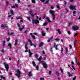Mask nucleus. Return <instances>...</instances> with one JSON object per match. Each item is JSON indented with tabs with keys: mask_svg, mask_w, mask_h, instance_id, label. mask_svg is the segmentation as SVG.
<instances>
[{
	"mask_svg": "<svg viewBox=\"0 0 80 80\" xmlns=\"http://www.w3.org/2000/svg\"><path fill=\"white\" fill-rule=\"evenodd\" d=\"M76 76H75L74 78L72 79L73 80H75V79H76Z\"/></svg>",
	"mask_w": 80,
	"mask_h": 80,
	"instance_id": "37",
	"label": "nucleus"
},
{
	"mask_svg": "<svg viewBox=\"0 0 80 80\" xmlns=\"http://www.w3.org/2000/svg\"><path fill=\"white\" fill-rule=\"evenodd\" d=\"M60 69L61 71V73H63V69H62V68H60Z\"/></svg>",
	"mask_w": 80,
	"mask_h": 80,
	"instance_id": "40",
	"label": "nucleus"
},
{
	"mask_svg": "<svg viewBox=\"0 0 80 80\" xmlns=\"http://www.w3.org/2000/svg\"><path fill=\"white\" fill-rule=\"evenodd\" d=\"M42 57L41 56H40V57L38 59V60H39V62L41 61V59H42Z\"/></svg>",
	"mask_w": 80,
	"mask_h": 80,
	"instance_id": "20",
	"label": "nucleus"
},
{
	"mask_svg": "<svg viewBox=\"0 0 80 80\" xmlns=\"http://www.w3.org/2000/svg\"><path fill=\"white\" fill-rule=\"evenodd\" d=\"M72 68L73 69H74V70H75V68H74V66H72Z\"/></svg>",
	"mask_w": 80,
	"mask_h": 80,
	"instance_id": "56",
	"label": "nucleus"
},
{
	"mask_svg": "<svg viewBox=\"0 0 80 80\" xmlns=\"http://www.w3.org/2000/svg\"><path fill=\"white\" fill-rule=\"evenodd\" d=\"M14 33L13 32H8V35H13Z\"/></svg>",
	"mask_w": 80,
	"mask_h": 80,
	"instance_id": "22",
	"label": "nucleus"
},
{
	"mask_svg": "<svg viewBox=\"0 0 80 80\" xmlns=\"http://www.w3.org/2000/svg\"><path fill=\"white\" fill-rule=\"evenodd\" d=\"M32 3H35V0H32Z\"/></svg>",
	"mask_w": 80,
	"mask_h": 80,
	"instance_id": "31",
	"label": "nucleus"
},
{
	"mask_svg": "<svg viewBox=\"0 0 80 80\" xmlns=\"http://www.w3.org/2000/svg\"><path fill=\"white\" fill-rule=\"evenodd\" d=\"M7 41H9V40H10V39L8 38L7 39Z\"/></svg>",
	"mask_w": 80,
	"mask_h": 80,
	"instance_id": "64",
	"label": "nucleus"
},
{
	"mask_svg": "<svg viewBox=\"0 0 80 80\" xmlns=\"http://www.w3.org/2000/svg\"><path fill=\"white\" fill-rule=\"evenodd\" d=\"M58 45H57L55 46V47H54V46H53V47H54V48H55L56 50H57L58 49L57 47H58Z\"/></svg>",
	"mask_w": 80,
	"mask_h": 80,
	"instance_id": "23",
	"label": "nucleus"
},
{
	"mask_svg": "<svg viewBox=\"0 0 80 80\" xmlns=\"http://www.w3.org/2000/svg\"><path fill=\"white\" fill-rule=\"evenodd\" d=\"M50 41H51V40L50 39H49L48 40V42H50Z\"/></svg>",
	"mask_w": 80,
	"mask_h": 80,
	"instance_id": "62",
	"label": "nucleus"
},
{
	"mask_svg": "<svg viewBox=\"0 0 80 80\" xmlns=\"http://www.w3.org/2000/svg\"><path fill=\"white\" fill-rule=\"evenodd\" d=\"M43 43L41 42L39 44V47H42V46H43Z\"/></svg>",
	"mask_w": 80,
	"mask_h": 80,
	"instance_id": "13",
	"label": "nucleus"
},
{
	"mask_svg": "<svg viewBox=\"0 0 80 80\" xmlns=\"http://www.w3.org/2000/svg\"><path fill=\"white\" fill-rule=\"evenodd\" d=\"M47 23L46 22H45L44 23H43V26H45L46 25H47Z\"/></svg>",
	"mask_w": 80,
	"mask_h": 80,
	"instance_id": "32",
	"label": "nucleus"
},
{
	"mask_svg": "<svg viewBox=\"0 0 80 80\" xmlns=\"http://www.w3.org/2000/svg\"><path fill=\"white\" fill-rule=\"evenodd\" d=\"M50 13L52 14V19L53 20H54L55 19V16L54 15V11H50Z\"/></svg>",
	"mask_w": 80,
	"mask_h": 80,
	"instance_id": "1",
	"label": "nucleus"
},
{
	"mask_svg": "<svg viewBox=\"0 0 80 80\" xmlns=\"http://www.w3.org/2000/svg\"><path fill=\"white\" fill-rule=\"evenodd\" d=\"M17 43H18V40H15V43H14L15 46H16L17 45Z\"/></svg>",
	"mask_w": 80,
	"mask_h": 80,
	"instance_id": "15",
	"label": "nucleus"
},
{
	"mask_svg": "<svg viewBox=\"0 0 80 80\" xmlns=\"http://www.w3.org/2000/svg\"><path fill=\"white\" fill-rule=\"evenodd\" d=\"M68 33L69 35H70V31H68Z\"/></svg>",
	"mask_w": 80,
	"mask_h": 80,
	"instance_id": "47",
	"label": "nucleus"
},
{
	"mask_svg": "<svg viewBox=\"0 0 80 80\" xmlns=\"http://www.w3.org/2000/svg\"><path fill=\"white\" fill-rule=\"evenodd\" d=\"M72 28L74 30H78V27L77 26L75 25L72 27Z\"/></svg>",
	"mask_w": 80,
	"mask_h": 80,
	"instance_id": "7",
	"label": "nucleus"
},
{
	"mask_svg": "<svg viewBox=\"0 0 80 80\" xmlns=\"http://www.w3.org/2000/svg\"><path fill=\"white\" fill-rule=\"evenodd\" d=\"M28 42H30L31 46H33L34 45V44L32 43V41H31V40H30L28 39Z\"/></svg>",
	"mask_w": 80,
	"mask_h": 80,
	"instance_id": "8",
	"label": "nucleus"
},
{
	"mask_svg": "<svg viewBox=\"0 0 80 80\" xmlns=\"http://www.w3.org/2000/svg\"><path fill=\"white\" fill-rule=\"evenodd\" d=\"M57 31L58 32L59 34H61V32H60V29H58L57 30Z\"/></svg>",
	"mask_w": 80,
	"mask_h": 80,
	"instance_id": "25",
	"label": "nucleus"
},
{
	"mask_svg": "<svg viewBox=\"0 0 80 80\" xmlns=\"http://www.w3.org/2000/svg\"><path fill=\"white\" fill-rule=\"evenodd\" d=\"M67 73L69 75V77H72L73 76V75L70 74V72H68Z\"/></svg>",
	"mask_w": 80,
	"mask_h": 80,
	"instance_id": "10",
	"label": "nucleus"
},
{
	"mask_svg": "<svg viewBox=\"0 0 80 80\" xmlns=\"http://www.w3.org/2000/svg\"><path fill=\"white\" fill-rule=\"evenodd\" d=\"M31 73H32V72L30 71L29 72L28 75L29 77H31V76H32V74H31Z\"/></svg>",
	"mask_w": 80,
	"mask_h": 80,
	"instance_id": "18",
	"label": "nucleus"
},
{
	"mask_svg": "<svg viewBox=\"0 0 80 80\" xmlns=\"http://www.w3.org/2000/svg\"><path fill=\"white\" fill-rule=\"evenodd\" d=\"M72 22H68V26L69 27L70 26V25H72Z\"/></svg>",
	"mask_w": 80,
	"mask_h": 80,
	"instance_id": "36",
	"label": "nucleus"
},
{
	"mask_svg": "<svg viewBox=\"0 0 80 80\" xmlns=\"http://www.w3.org/2000/svg\"><path fill=\"white\" fill-rule=\"evenodd\" d=\"M64 4L65 5H67V2H66V1H64Z\"/></svg>",
	"mask_w": 80,
	"mask_h": 80,
	"instance_id": "44",
	"label": "nucleus"
},
{
	"mask_svg": "<svg viewBox=\"0 0 80 80\" xmlns=\"http://www.w3.org/2000/svg\"><path fill=\"white\" fill-rule=\"evenodd\" d=\"M32 37L33 38L34 40L35 39V36L33 35V36H32Z\"/></svg>",
	"mask_w": 80,
	"mask_h": 80,
	"instance_id": "35",
	"label": "nucleus"
},
{
	"mask_svg": "<svg viewBox=\"0 0 80 80\" xmlns=\"http://www.w3.org/2000/svg\"><path fill=\"white\" fill-rule=\"evenodd\" d=\"M25 49H28V47H27V46L26 45V46H25Z\"/></svg>",
	"mask_w": 80,
	"mask_h": 80,
	"instance_id": "42",
	"label": "nucleus"
},
{
	"mask_svg": "<svg viewBox=\"0 0 80 80\" xmlns=\"http://www.w3.org/2000/svg\"><path fill=\"white\" fill-rule=\"evenodd\" d=\"M78 35V33H75L74 35H75V36L76 37V36H77Z\"/></svg>",
	"mask_w": 80,
	"mask_h": 80,
	"instance_id": "59",
	"label": "nucleus"
},
{
	"mask_svg": "<svg viewBox=\"0 0 80 80\" xmlns=\"http://www.w3.org/2000/svg\"><path fill=\"white\" fill-rule=\"evenodd\" d=\"M17 25L18 27H20V25L19 23H17Z\"/></svg>",
	"mask_w": 80,
	"mask_h": 80,
	"instance_id": "43",
	"label": "nucleus"
},
{
	"mask_svg": "<svg viewBox=\"0 0 80 80\" xmlns=\"http://www.w3.org/2000/svg\"><path fill=\"white\" fill-rule=\"evenodd\" d=\"M3 64L5 67L6 69V71L7 72L8 71V69H9V65L8 64H6V63L5 62L3 63Z\"/></svg>",
	"mask_w": 80,
	"mask_h": 80,
	"instance_id": "3",
	"label": "nucleus"
},
{
	"mask_svg": "<svg viewBox=\"0 0 80 80\" xmlns=\"http://www.w3.org/2000/svg\"><path fill=\"white\" fill-rule=\"evenodd\" d=\"M41 2H44L45 1V0H40Z\"/></svg>",
	"mask_w": 80,
	"mask_h": 80,
	"instance_id": "46",
	"label": "nucleus"
},
{
	"mask_svg": "<svg viewBox=\"0 0 80 80\" xmlns=\"http://www.w3.org/2000/svg\"><path fill=\"white\" fill-rule=\"evenodd\" d=\"M39 63H42L43 67L45 68H47V63H46V62H43V61H41Z\"/></svg>",
	"mask_w": 80,
	"mask_h": 80,
	"instance_id": "4",
	"label": "nucleus"
},
{
	"mask_svg": "<svg viewBox=\"0 0 80 80\" xmlns=\"http://www.w3.org/2000/svg\"><path fill=\"white\" fill-rule=\"evenodd\" d=\"M32 64L33 65V66H34V67H35L36 66V64H35V62H34V61L32 62Z\"/></svg>",
	"mask_w": 80,
	"mask_h": 80,
	"instance_id": "26",
	"label": "nucleus"
},
{
	"mask_svg": "<svg viewBox=\"0 0 80 80\" xmlns=\"http://www.w3.org/2000/svg\"><path fill=\"white\" fill-rule=\"evenodd\" d=\"M32 23L33 24L35 23V24H37L39 23V21L37 20H32Z\"/></svg>",
	"mask_w": 80,
	"mask_h": 80,
	"instance_id": "6",
	"label": "nucleus"
},
{
	"mask_svg": "<svg viewBox=\"0 0 80 80\" xmlns=\"http://www.w3.org/2000/svg\"><path fill=\"white\" fill-rule=\"evenodd\" d=\"M10 12L11 13L12 15H14V13H13V10L11 9L10 11Z\"/></svg>",
	"mask_w": 80,
	"mask_h": 80,
	"instance_id": "14",
	"label": "nucleus"
},
{
	"mask_svg": "<svg viewBox=\"0 0 80 80\" xmlns=\"http://www.w3.org/2000/svg\"><path fill=\"white\" fill-rule=\"evenodd\" d=\"M25 52H28V50L27 49H26V50L25 51Z\"/></svg>",
	"mask_w": 80,
	"mask_h": 80,
	"instance_id": "63",
	"label": "nucleus"
},
{
	"mask_svg": "<svg viewBox=\"0 0 80 80\" xmlns=\"http://www.w3.org/2000/svg\"><path fill=\"white\" fill-rule=\"evenodd\" d=\"M45 80V78H41L40 80Z\"/></svg>",
	"mask_w": 80,
	"mask_h": 80,
	"instance_id": "55",
	"label": "nucleus"
},
{
	"mask_svg": "<svg viewBox=\"0 0 80 80\" xmlns=\"http://www.w3.org/2000/svg\"><path fill=\"white\" fill-rule=\"evenodd\" d=\"M1 27H6L7 28H8V27L7 26V25L6 24H5L4 25L2 24Z\"/></svg>",
	"mask_w": 80,
	"mask_h": 80,
	"instance_id": "9",
	"label": "nucleus"
},
{
	"mask_svg": "<svg viewBox=\"0 0 80 80\" xmlns=\"http://www.w3.org/2000/svg\"><path fill=\"white\" fill-rule=\"evenodd\" d=\"M25 25H23L22 27V28L23 29V28H25Z\"/></svg>",
	"mask_w": 80,
	"mask_h": 80,
	"instance_id": "54",
	"label": "nucleus"
},
{
	"mask_svg": "<svg viewBox=\"0 0 80 80\" xmlns=\"http://www.w3.org/2000/svg\"><path fill=\"white\" fill-rule=\"evenodd\" d=\"M36 68L37 69V70H38V65L36 67Z\"/></svg>",
	"mask_w": 80,
	"mask_h": 80,
	"instance_id": "58",
	"label": "nucleus"
},
{
	"mask_svg": "<svg viewBox=\"0 0 80 80\" xmlns=\"http://www.w3.org/2000/svg\"><path fill=\"white\" fill-rule=\"evenodd\" d=\"M33 10H31L29 12V14H32V13H33Z\"/></svg>",
	"mask_w": 80,
	"mask_h": 80,
	"instance_id": "29",
	"label": "nucleus"
},
{
	"mask_svg": "<svg viewBox=\"0 0 80 80\" xmlns=\"http://www.w3.org/2000/svg\"><path fill=\"white\" fill-rule=\"evenodd\" d=\"M46 19H47L48 22L49 23H50V22H51V21L50 20V19L49 18H46Z\"/></svg>",
	"mask_w": 80,
	"mask_h": 80,
	"instance_id": "12",
	"label": "nucleus"
},
{
	"mask_svg": "<svg viewBox=\"0 0 80 80\" xmlns=\"http://www.w3.org/2000/svg\"><path fill=\"white\" fill-rule=\"evenodd\" d=\"M56 7L58 9H60V6L59 5V4H57L56 5Z\"/></svg>",
	"mask_w": 80,
	"mask_h": 80,
	"instance_id": "19",
	"label": "nucleus"
},
{
	"mask_svg": "<svg viewBox=\"0 0 80 80\" xmlns=\"http://www.w3.org/2000/svg\"><path fill=\"white\" fill-rule=\"evenodd\" d=\"M30 15L31 16H32V17H34V15H35L34 14H30Z\"/></svg>",
	"mask_w": 80,
	"mask_h": 80,
	"instance_id": "41",
	"label": "nucleus"
},
{
	"mask_svg": "<svg viewBox=\"0 0 80 80\" xmlns=\"http://www.w3.org/2000/svg\"><path fill=\"white\" fill-rule=\"evenodd\" d=\"M69 47L70 48V49H72V45H70Z\"/></svg>",
	"mask_w": 80,
	"mask_h": 80,
	"instance_id": "61",
	"label": "nucleus"
},
{
	"mask_svg": "<svg viewBox=\"0 0 80 80\" xmlns=\"http://www.w3.org/2000/svg\"><path fill=\"white\" fill-rule=\"evenodd\" d=\"M76 42V41H74L73 42V44H74V45L75 46V43Z\"/></svg>",
	"mask_w": 80,
	"mask_h": 80,
	"instance_id": "60",
	"label": "nucleus"
},
{
	"mask_svg": "<svg viewBox=\"0 0 80 80\" xmlns=\"http://www.w3.org/2000/svg\"><path fill=\"white\" fill-rule=\"evenodd\" d=\"M27 32H28V30H25L24 31V33H27Z\"/></svg>",
	"mask_w": 80,
	"mask_h": 80,
	"instance_id": "50",
	"label": "nucleus"
},
{
	"mask_svg": "<svg viewBox=\"0 0 80 80\" xmlns=\"http://www.w3.org/2000/svg\"><path fill=\"white\" fill-rule=\"evenodd\" d=\"M42 54H43V55H45V51H43Z\"/></svg>",
	"mask_w": 80,
	"mask_h": 80,
	"instance_id": "52",
	"label": "nucleus"
},
{
	"mask_svg": "<svg viewBox=\"0 0 80 80\" xmlns=\"http://www.w3.org/2000/svg\"><path fill=\"white\" fill-rule=\"evenodd\" d=\"M5 45V41H4L3 42V44H2V46L3 47H4Z\"/></svg>",
	"mask_w": 80,
	"mask_h": 80,
	"instance_id": "24",
	"label": "nucleus"
},
{
	"mask_svg": "<svg viewBox=\"0 0 80 80\" xmlns=\"http://www.w3.org/2000/svg\"><path fill=\"white\" fill-rule=\"evenodd\" d=\"M19 29L20 31H22V30H23V29L22 28H19Z\"/></svg>",
	"mask_w": 80,
	"mask_h": 80,
	"instance_id": "34",
	"label": "nucleus"
},
{
	"mask_svg": "<svg viewBox=\"0 0 80 80\" xmlns=\"http://www.w3.org/2000/svg\"><path fill=\"white\" fill-rule=\"evenodd\" d=\"M66 53H68V49L67 48H66Z\"/></svg>",
	"mask_w": 80,
	"mask_h": 80,
	"instance_id": "30",
	"label": "nucleus"
},
{
	"mask_svg": "<svg viewBox=\"0 0 80 80\" xmlns=\"http://www.w3.org/2000/svg\"><path fill=\"white\" fill-rule=\"evenodd\" d=\"M14 6L16 7H18V5L17 4H15Z\"/></svg>",
	"mask_w": 80,
	"mask_h": 80,
	"instance_id": "39",
	"label": "nucleus"
},
{
	"mask_svg": "<svg viewBox=\"0 0 80 80\" xmlns=\"http://www.w3.org/2000/svg\"><path fill=\"white\" fill-rule=\"evenodd\" d=\"M1 78H2V79H3L4 80H6L5 78L3 77V76H1Z\"/></svg>",
	"mask_w": 80,
	"mask_h": 80,
	"instance_id": "16",
	"label": "nucleus"
},
{
	"mask_svg": "<svg viewBox=\"0 0 80 80\" xmlns=\"http://www.w3.org/2000/svg\"><path fill=\"white\" fill-rule=\"evenodd\" d=\"M35 57L36 58H38V55H37V54H36L35 56Z\"/></svg>",
	"mask_w": 80,
	"mask_h": 80,
	"instance_id": "38",
	"label": "nucleus"
},
{
	"mask_svg": "<svg viewBox=\"0 0 80 80\" xmlns=\"http://www.w3.org/2000/svg\"><path fill=\"white\" fill-rule=\"evenodd\" d=\"M17 73H18V74H15V75L16 76H17L18 78H20V74H21V72H20L19 69H18L17 70Z\"/></svg>",
	"mask_w": 80,
	"mask_h": 80,
	"instance_id": "2",
	"label": "nucleus"
},
{
	"mask_svg": "<svg viewBox=\"0 0 80 80\" xmlns=\"http://www.w3.org/2000/svg\"><path fill=\"white\" fill-rule=\"evenodd\" d=\"M26 18H28V20H29V21H30V18L27 17Z\"/></svg>",
	"mask_w": 80,
	"mask_h": 80,
	"instance_id": "53",
	"label": "nucleus"
},
{
	"mask_svg": "<svg viewBox=\"0 0 80 80\" xmlns=\"http://www.w3.org/2000/svg\"><path fill=\"white\" fill-rule=\"evenodd\" d=\"M50 52H53V50H52V48H50Z\"/></svg>",
	"mask_w": 80,
	"mask_h": 80,
	"instance_id": "48",
	"label": "nucleus"
},
{
	"mask_svg": "<svg viewBox=\"0 0 80 80\" xmlns=\"http://www.w3.org/2000/svg\"><path fill=\"white\" fill-rule=\"evenodd\" d=\"M77 13V12H76V11H73V14H75V13Z\"/></svg>",
	"mask_w": 80,
	"mask_h": 80,
	"instance_id": "45",
	"label": "nucleus"
},
{
	"mask_svg": "<svg viewBox=\"0 0 80 80\" xmlns=\"http://www.w3.org/2000/svg\"><path fill=\"white\" fill-rule=\"evenodd\" d=\"M59 38H56V39H55V40H56V41H59Z\"/></svg>",
	"mask_w": 80,
	"mask_h": 80,
	"instance_id": "49",
	"label": "nucleus"
},
{
	"mask_svg": "<svg viewBox=\"0 0 80 80\" xmlns=\"http://www.w3.org/2000/svg\"><path fill=\"white\" fill-rule=\"evenodd\" d=\"M65 10H66V12H68V9H67V8H66L65 9Z\"/></svg>",
	"mask_w": 80,
	"mask_h": 80,
	"instance_id": "57",
	"label": "nucleus"
},
{
	"mask_svg": "<svg viewBox=\"0 0 80 80\" xmlns=\"http://www.w3.org/2000/svg\"><path fill=\"white\" fill-rule=\"evenodd\" d=\"M16 18L17 19V20H19V19H21V20H23V18L20 16H19L18 17H16Z\"/></svg>",
	"mask_w": 80,
	"mask_h": 80,
	"instance_id": "11",
	"label": "nucleus"
},
{
	"mask_svg": "<svg viewBox=\"0 0 80 80\" xmlns=\"http://www.w3.org/2000/svg\"><path fill=\"white\" fill-rule=\"evenodd\" d=\"M75 7H76V6H74L72 5H71L70 7V9H71V10H77V9L75 8Z\"/></svg>",
	"mask_w": 80,
	"mask_h": 80,
	"instance_id": "5",
	"label": "nucleus"
},
{
	"mask_svg": "<svg viewBox=\"0 0 80 80\" xmlns=\"http://www.w3.org/2000/svg\"><path fill=\"white\" fill-rule=\"evenodd\" d=\"M49 2V0L46 1V2H45V4H46V3H48Z\"/></svg>",
	"mask_w": 80,
	"mask_h": 80,
	"instance_id": "33",
	"label": "nucleus"
},
{
	"mask_svg": "<svg viewBox=\"0 0 80 80\" xmlns=\"http://www.w3.org/2000/svg\"><path fill=\"white\" fill-rule=\"evenodd\" d=\"M19 62H20V61H19V60H18V64L17 65L18 66V65L19 64Z\"/></svg>",
	"mask_w": 80,
	"mask_h": 80,
	"instance_id": "51",
	"label": "nucleus"
},
{
	"mask_svg": "<svg viewBox=\"0 0 80 80\" xmlns=\"http://www.w3.org/2000/svg\"><path fill=\"white\" fill-rule=\"evenodd\" d=\"M42 34L43 36H45V33H44L43 31L42 32Z\"/></svg>",
	"mask_w": 80,
	"mask_h": 80,
	"instance_id": "27",
	"label": "nucleus"
},
{
	"mask_svg": "<svg viewBox=\"0 0 80 80\" xmlns=\"http://www.w3.org/2000/svg\"><path fill=\"white\" fill-rule=\"evenodd\" d=\"M33 54V53H32V52H30L29 53V57H32V55Z\"/></svg>",
	"mask_w": 80,
	"mask_h": 80,
	"instance_id": "21",
	"label": "nucleus"
},
{
	"mask_svg": "<svg viewBox=\"0 0 80 80\" xmlns=\"http://www.w3.org/2000/svg\"><path fill=\"white\" fill-rule=\"evenodd\" d=\"M8 47H9L10 48V49H12V47H11L12 46V45L11 43H8Z\"/></svg>",
	"mask_w": 80,
	"mask_h": 80,
	"instance_id": "17",
	"label": "nucleus"
},
{
	"mask_svg": "<svg viewBox=\"0 0 80 80\" xmlns=\"http://www.w3.org/2000/svg\"><path fill=\"white\" fill-rule=\"evenodd\" d=\"M56 75H59V72H58V71H57L56 72Z\"/></svg>",
	"mask_w": 80,
	"mask_h": 80,
	"instance_id": "28",
	"label": "nucleus"
}]
</instances>
